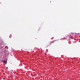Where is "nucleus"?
<instances>
[{
    "label": "nucleus",
    "instance_id": "obj_1",
    "mask_svg": "<svg viewBox=\"0 0 80 80\" xmlns=\"http://www.w3.org/2000/svg\"><path fill=\"white\" fill-rule=\"evenodd\" d=\"M2 62H4L5 63H7V61H3Z\"/></svg>",
    "mask_w": 80,
    "mask_h": 80
},
{
    "label": "nucleus",
    "instance_id": "obj_2",
    "mask_svg": "<svg viewBox=\"0 0 80 80\" xmlns=\"http://www.w3.org/2000/svg\"><path fill=\"white\" fill-rule=\"evenodd\" d=\"M70 38H71V39H72L73 37H72V36L71 37H70Z\"/></svg>",
    "mask_w": 80,
    "mask_h": 80
}]
</instances>
